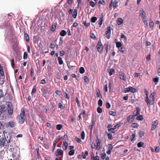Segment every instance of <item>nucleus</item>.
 I'll return each instance as SVG.
<instances>
[{
	"mask_svg": "<svg viewBox=\"0 0 160 160\" xmlns=\"http://www.w3.org/2000/svg\"><path fill=\"white\" fill-rule=\"evenodd\" d=\"M136 135L135 133H132V138H131V141H135V136Z\"/></svg>",
	"mask_w": 160,
	"mask_h": 160,
	"instance_id": "obj_36",
	"label": "nucleus"
},
{
	"mask_svg": "<svg viewBox=\"0 0 160 160\" xmlns=\"http://www.w3.org/2000/svg\"><path fill=\"white\" fill-rule=\"evenodd\" d=\"M42 91L43 93L45 94H47V93H49L48 89L47 88H42Z\"/></svg>",
	"mask_w": 160,
	"mask_h": 160,
	"instance_id": "obj_19",
	"label": "nucleus"
},
{
	"mask_svg": "<svg viewBox=\"0 0 160 160\" xmlns=\"http://www.w3.org/2000/svg\"><path fill=\"white\" fill-rule=\"evenodd\" d=\"M28 58V53L26 52L24 53L23 55V59H27Z\"/></svg>",
	"mask_w": 160,
	"mask_h": 160,
	"instance_id": "obj_56",
	"label": "nucleus"
},
{
	"mask_svg": "<svg viewBox=\"0 0 160 160\" xmlns=\"http://www.w3.org/2000/svg\"><path fill=\"white\" fill-rule=\"evenodd\" d=\"M21 113L17 117L18 122L21 124H23L25 121V112L24 110L22 108Z\"/></svg>",
	"mask_w": 160,
	"mask_h": 160,
	"instance_id": "obj_2",
	"label": "nucleus"
},
{
	"mask_svg": "<svg viewBox=\"0 0 160 160\" xmlns=\"http://www.w3.org/2000/svg\"><path fill=\"white\" fill-rule=\"evenodd\" d=\"M109 113L110 115L113 116H115L116 115V112H113L112 111H110L109 112Z\"/></svg>",
	"mask_w": 160,
	"mask_h": 160,
	"instance_id": "obj_44",
	"label": "nucleus"
},
{
	"mask_svg": "<svg viewBox=\"0 0 160 160\" xmlns=\"http://www.w3.org/2000/svg\"><path fill=\"white\" fill-rule=\"evenodd\" d=\"M97 111L99 113H101L102 112V108L98 107L97 109Z\"/></svg>",
	"mask_w": 160,
	"mask_h": 160,
	"instance_id": "obj_46",
	"label": "nucleus"
},
{
	"mask_svg": "<svg viewBox=\"0 0 160 160\" xmlns=\"http://www.w3.org/2000/svg\"><path fill=\"white\" fill-rule=\"evenodd\" d=\"M12 137L9 133L4 134V137L0 139V146L1 148L4 147L5 149L8 148L9 143L11 142Z\"/></svg>",
	"mask_w": 160,
	"mask_h": 160,
	"instance_id": "obj_1",
	"label": "nucleus"
},
{
	"mask_svg": "<svg viewBox=\"0 0 160 160\" xmlns=\"http://www.w3.org/2000/svg\"><path fill=\"white\" fill-rule=\"evenodd\" d=\"M114 72V71L113 69H110V71L109 73V76H111L113 74Z\"/></svg>",
	"mask_w": 160,
	"mask_h": 160,
	"instance_id": "obj_54",
	"label": "nucleus"
},
{
	"mask_svg": "<svg viewBox=\"0 0 160 160\" xmlns=\"http://www.w3.org/2000/svg\"><path fill=\"white\" fill-rule=\"evenodd\" d=\"M97 19V18L96 17H93L91 19V21L92 22L94 23L95 22Z\"/></svg>",
	"mask_w": 160,
	"mask_h": 160,
	"instance_id": "obj_40",
	"label": "nucleus"
},
{
	"mask_svg": "<svg viewBox=\"0 0 160 160\" xmlns=\"http://www.w3.org/2000/svg\"><path fill=\"white\" fill-rule=\"evenodd\" d=\"M62 145V147L63 150H66L68 147V143L67 141H64L63 143L61 144Z\"/></svg>",
	"mask_w": 160,
	"mask_h": 160,
	"instance_id": "obj_11",
	"label": "nucleus"
},
{
	"mask_svg": "<svg viewBox=\"0 0 160 160\" xmlns=\"http://www.w3.org/2000/svg\"><path fill=\"white\" fill-rule=\"evenodd\" d=\"M135 91V89L134 88L132 87H130V92L132 93H134Z\"/></svg>",
	"mask_w": 160,
	"mask_h": 160,
	"instance_id": "obj_47",
	"label": "nucleus"
},
{
	"mask_svg": "<svg viewBox=\"0 0 160 160\" xmlns=\"http://www.w3.org/2000/svg\"><path fill=\"white\" fill-rule=\"evenodd\" d=\"M58 61L60 65H62L63 63V61L62 60V58L61 57H58Z\"/></svg>",
	"mask_w": 160,
	"mask_h": 160,
	"instance_id": "obj_26",
	"label": "nucleus"
},
{
	"mask_svg": "<svg viewBox=\"0 0 160 160\" xmlns=\"http://www.w3.org/2000/svg\"><path fill=\"white\" fill-rule=\"evenodd\" d=\"M73 2V0H67V2L70 5H71L72 4Z\"/></svg>",
	"mask_w": 160,
	"mask_h": 160,
	"instance_id": "obj_63",
	"label": "nucleus"
},
{
	"mask_svg": "<svg viewBox=\"0 0 160 160\" xmlns=\"http://www.w3.org/2000/svg\"><path fill=\"white\" fill-rule=\"evenodd\" d=\"M134 120V117L133 115H130L127 118V120L128 122L131 123Z\"/></svg>",
	"mask_w": 160,
	"mask_h": 160,
	"instance_id": "obj_13",
	"label": "nucleus"
},
{
	"mask_svg": "<svg viewBox=\"0 0 160 160\" xmlns=\"http://www.w3.org/2000/svg\"><path fill=\"white\" fill-rule=\"evenodd\" d=\"M106 154L104 152L103 153H102L101 154V158L103 160H104L106 158Z\"/></svg>",
	"mask_w": 160,
	"mask_h": 160,
	"instance_id": "obj_38",
	"label": "nucleus"
},
{
	"mask_svg": "<svg viewBox=\"0 0 160 160\" xmlns=\"http://www.w3.org/2000/svg\"><path fill=\"white\" fill-rule=\"evenodd\" d=\"M10 127L11 128H13L16 125V123L13 121H10L8 122Z\"/></svg>",
	"mask_w": 160,
	"mask_h": 160,
	"instance_id": "obj_17",
	"label": "nucleus"
},
{
	"mask_svg": "<svg viewBox=\"0 0 160 160\" xmlns=\"http://www.w3.org/2000/svg\"><path fill=\"white\" fill-rule=\"evenodd\" d=\"M123 22V20L121 18H118V19L117 23L118 25L121 24Z\"/></svg>",
	"mask_w": 160,
	"mask_h": 160,
	"instance_id": "obj_23",
	"label": "nucleus"
},
{
	"mask_svg": "<svg viewBox=\"0 0 160 160\" xmlns=\"http://www.w3.org/2000/svg\"><path fill=\"white\" fill-rule=\"evenodd\" d=\"M3 96V93L2 90L0 89V99Z\"/></svg>",
	"mask_w": 160,
	"mask_h": 160,
	"instance_id": "obj_57",
	"label": "nucleus"
},
{
	"mask_svg": "<svg viewBox=\"0 0 160 160\" xmlns=\"http://www.w3.org/2000/svg\"><path fill=\"white\" fill-rule=\"evenodd\" d=\"M108 132H111L112 133H115V131H114V128H112L110 129H108Z\"/></svg>",
	"mask_w": 160,
	"mask_h": 160,
	"instance_id": "obj_53",
	"label": "nucleus"
},
{
	"mask_svg": "<svg viewBox=\"0 0 160 160\" xmlns=\"http://www.w3.org/2000/svg\"><path fill=\"white\" fill-rule=\"evenodd\" d=\"M63 154V151L61 149H58L56 151L55 154L56 156H61Z\"/></svg>",
	"mask_w": 160,
	"mask_h": 160,
	"instance_id": "obj_9",
	"label": "nucleus"
},
{
	"mask_svg": "<svg viewBox=\"0 0 160 160\" xmlns=\"http://www.w3.org/2000/svg\"><path fill=\"white\" fill-rule=\"evenodd\" d=\"M56 28V27L55 25H52L51 28V30L52 32H54Z\"/></svg>",
	"mask_w": 160,
	"mask_h": 160,
	"instance_id": "obj_37",
	"label": "nucleus"
},
{
	"mask_svg": "<svg viewBox=\"0 0 160 160\" xmlns=\"http://www.w3.org/2000/svg\"><path fill=\"white\" fill-rule=\"evenodd\" d=\"M72 17L74 18H76L77 16V11H74L73 12Z\"/></svg>",
	"mask_w": 160,
	"mask_h": 160,
	"instance_id": "obj_32",
	"label": "nucleus"
},
{
	"mask_svg": "<svg viewBox=\"0 0 160 160\" xmlns=\"http://www.w3.org/2000/svg\"><path fill=\"white\" fill-rule=\"evenodd\" d=\"M90 37L91 38L93 39H95L96 38L95 35L93 33L91 34Z\"/></svg>",
	"mask_w": 160,
	"mask_h": 160,
	"instance_id": "obj_58",
	"label": "nucleus"
},
{
	"mask_svg": "<svg viewBox=\"0 0 160 160\" xmlns=\"http://www.w3.org/2000/svg\"><path fill=\"white\" fill-rule=\"evenodd\" d=\"M62 127V125L59 124L57 125L56 128L58 130H60L61 129Z\"/></svg>",
	"mask_w": 160,
	"mask_h": 160,
	"instance_id": "obj_34",
	"label": "nucleus"
},
{
	"mask_svg": "<svg viewBox=\"0 0 160 160\" xmlns=\"http://www.w3.org/2000/svg\"><path fill=\"white\" fill-rule=\"evenodd\" d=\"M66 32L65 30H62L60 32V34L61 36L64 37L66 34Z\"/></svg>",
	"mask_w": 160,
	"mask_h": 160,
	"instance_id": "obj_22",
	"label": "nucleus"
},
{
	"mask_svg": "<svg viewBox=\"0 0 160 160\" xmlns=\"http://www.w3.org/2000/svg\"><path fill=\"white\" fill-rule=\"evenodd\" d=\"M14 59L13 58H12V60L11 61V66L13 68H15V64L14 62Z\"/></svg>",
	"mask_w": 160,
	"mask_h": 160,
	"instance_id": "obj_35",
	"label": "nucleus"
},
{
	"mask_svg": "<svg viewBox=\"0 0 160 160\" xmlns=\"http://www.w3.org/2000/svg\"><path fill=\"white\" fill-rule=\"evenodd\" d=\"M0 74L1 76H4V72L3 70V68L1 65H0Z\"/></svg>",
	"mask_w": 160,
	"mask_h": 160,
	"instance_id": "obj_20",
	"label": "nucleus"
},
{
	"mask_svg": "<svg viewBox=\"0 0 160 160\" xmlns=\"http://www.w3.org/2000/svg\"><path fill=\"white\" fill-rule=\"evenodd\" d=\"M92 160H99V157L98 156H96L94 158H93Z\"/></svg>",
	"mask_w": 160,
	"mask_h": 160,
	"instance_id": "obj_64",
	"label": "nucleus"
},
{
	"mask_svg": "<svg viewBox=\"0 0 160 160\" xmlns=\"http://www.w3.org/2000/svg\"><path fill=\"white\" fill-rule=\"evenodd\" d=\"M39 35L35 36L33 38V42L35 44V46L37 45L39 47L40 45V42L38 43L39 40Z\"/></svg>",
	"mask_w": 160,
	"mask_h": 160,
	"instance_id": "obj_3",
	"label": "nucleus"
},
{
	"mask_svg": "<svg viewBox=\"0 0 160 160\" xmlns=\"http://www.w3.org/2000/svg\"><path fill=\"white\" fill-rule=\"evenodd\" d=\"M144 143L142 142H139L137 144V146L138 148H140L141 147H142L144 145Z\"/></svg>",
	"mask_w": 160,
	"mask_h": 160,
	"instance_id": "obj_28",
	"label": "nucleus"
},
{
	"mask_svg": "<svg viewBox=\"0 0 160 160\" xmlns=\"http://www.w3.org/2000/svg\"><path fill=\"white\" fill-rule=\"evenodd\" d=\"M77 2L78 3V6L77 7V9H79V6L82 5V3L81 2V0H77Z\"/></svg>",
	"mask_w": 160,
	"mask_h": 160,
	"instance_id": "obj_39",
	"label": "nucleus"
},
{
	"mask_svg": "<svg viewBox=\"0 0 160 160\" xmlns=\"http://www.w3.org/2000/svg\"><path fill=\"white\" fill-rule=\"evenodd\" d=\"M75 140L79 143H81V140L80 138L77 137H76L75 138Z\"/></svg>",
	"mask_w": 160,
	"mask_h": 160,
	"instance_id": "obj_52",
	"label": "nucleus"
},
{
	"mask_svg": "<svg viewBox=\"0 0 160 160\" xmlns=\"http://www.w3.org/2000/svg\"><path fill=\"white\" fill-rule=\"evenodd\" d=\"M75 152V150L74 149H72L70 150L68 152V154L70 156H72L74 155Z\"/></svg>",
	"mask_w": 160,
	"mask_h": 160,
	"instance_id": "obj_25",
	"label": "nucleus"
},
{
	"mask_svg": "<svg viewBox=\"0 0 160 160\" xmlns=\"http://www.w3.org/2000/svg\"><path fill=\"white\" fill-rule=\"evenodd\" d=\"M116 46L117 48H119L121 47L122 44L121 42H118L116 43Z\"/></svg>",
	"mask_w": 160,
	"mask_h": 160,
	"instance_id": "obj_49",
	"label": "nucleus"
},
{
	"mask_svg": "<svg viewBox=\"0 0 160 160\" xmlns=\"http://www.w3.org/2000/svg\"><path fill=\"white\" fill-rule=\"evenodd\" d=\"M159 78L157 77H156L154 78L153 79V81L155 83V84L156 85L158 81Z\"/></svg>",
	"mask_w": 160,
	"mask_h": 160,
	"instance_id": "obj_24",
	"label": "nucleus"
},
{
	"mask_svg": "<svg viewBox=\"0 0 160 160\" xmlns=\"http://www.w3.org/2000/svg\"><path fill=\"white\" fill-rule=\"evenodd\" d=\"M108 150L110 151H111L112 150V149L113 146L112 144H108Z\"/></svg>",
	"mask_w": 160,
	"mask_h": 160,
	"instance_id": "obj_48",
	"label": "nucleus"
},
{
	"mask_svg": "<svg viewBox=\"0 0 160 160\" xmlns=\"http://www.w3.org/2000/svg\"><path fill=\"white\" fill-rule=\"evenodd\" d=\"M24 37L25 38L27 41L28 42H29V40H30L29 37L27 33H24Z\"/></svg>",
	"mask_w": 160,
	"mask_h": 160,
	"instance_id": "obj_21",
	"label": "nucleus"
},
{
	"mask_svg": "<svg viewBox=\"0 0 160 160\" xmlns=\"http://www.w3.org/2000/svg\"><path fill=\"white\" fill-rule=\"evenodd\" d=\"M143 119V116L142 115H139L138 116L137 118V119L138 120H139L142 121V120Z\"/></svg>",
	"mask_w": 160,
	"mask_h": 160,
	"instance_id": "obj_42",
	"label": "nucleus"
},
{
	"mask_svg": "<svg viewBox=\"0 0 160 160\" xmlns=\"http://www.w3.org/2000/svg\"><path fill=\"white\" fill-rule=\"evenodd\" d=\"M96 4V3L92 1H91L89 2V5L92 7H94Z\"/></svg>",
	"mask_w": 160,
	"mask_h": 160,
	"instance_id": "obj_30",
	"label": "nucleus"
},
{
	"mask_svg": "<svg viewBox=\"0 0 160 160\" xmlns=\"http://www.w3.org/2000/svg\"><path fill=\"white\" fill-rule=\"evenodd\" d=\"M97 146H100V144L102 142V140L99 139L98 137H97L96 138Z\"/></svg>",
	"mask_w": 160,
	"mask_h": 160,
	"instance_id": "obj_18",
	"label": "nucleus"
},
{
	"mask_svg": "<svg viewBox=\"0 0 160 160\" xmlns=\"http://www.w3.org/2000/svg\"><path fill=\"white\" fill-rule=\"evenodd\" d=\"M30 71V75L31 77H33L34 75V69L32 68H31Z\"/></svg>",
	"mask_w": 160,
	"mask_h": 160,
	"instance_id": "obj_43",
	"label": "nucleus"
},
{
	"mask_svg": "<svg viewBox=\"0 0 160 160\" xmlns=\"http://www.w3.org/2000/svg\"><path fill=\"white\" fill-rule=\"evenodd\" d=\"M135 77H137L139 78H140L141 75L140 73L136 72L135 73V75L134 76Z\"/></svg>",
	"mask_w": 160,
	"mask_h": 160,
	"instance_id": "obj_59",
	"label": "nucleus"
},
{
	"mask_svg": "<svg viewBox=\"0 0 160 160\" xmlns=\"http://www.w3.org/2000/svg\"><path fill=\"white\" fill-rule=\"evenodd\" d=\"M13 108L12 105L8 106V111L9 114V115H11L13 113Z\"/></svg>",
	"mask_w": 160,
	"mask_h": 160,
	"instance_id": "obj_12",
	"label": "nucleus"
},
{
	"mask_svg": "<svg viewBox=\"0 0 160 160\" xmlns=\"http://www.w3.org/2000/svg\"><path fill=\"white\" fill-rule=\"evenodd\" d=\"M12 142L10 143H9V147H10V150L11 151H12L14 150V148H12V147L13 146H15V142H12Z\"/></svg>",
	"mask_w": 160,
	"mask_h": 160,
	"instance_id": "obj_15",
	"label": "nucleus"
},
{
	"mask_svg": "<svg viewBox=\"0 0 160 160\" xmlns=\"http://www.w3.org/2000/svg\"><path fill=\"white\" fill-rule=\"evenodd\" d=\"M141 12H140V16L142 17V18H143V19H146V18L145 16V13L144 11H141Z\"/></svg>",
	"mask_w": 160,
	"mask_h": 160,
	"instance_id": "obj_16",
	"label": "nucleus"
},
{
	"mask_svg": "<svg viewBox=\"0 0 160 160\" xmlns=\"http://www.w3.org/2000/svg\"><path fill=\"white\" fill-rule=\"evenodd\" d=\"M154 92H152L149 95V97H148L150 99H152L154 101Z\"/></svg>",
	"mask_w": 160,
	"mask_h": 160,
	"instance_id": "obj_33",
	"label": "nucleus"
},
{
	"mask_svg": "<svg viewBox=\"0 0 160 160\" xmlns=\"http://www.w3.org/2000/svg\"><path fill=\"white\" fill-rule=\"evenodd\" d=\"M36 91V88L35 87H34L32 90L31 94L32 95H33V94H34Z\"/></svg>",
	"mask_w": 160,
	"mask_h": 160,
	"instance_id": "obj_62",
	"label": "nucleus"
},
{
	"mask_svg": "<svg viewBox=\"0 0 160 160\" xmlns=\"http://www.w3.org/2000/svg\"><path fill=\"white\" fill-rule=\"evenodd\" d=\"M98 3L99 4H101L103 5H104L106 4L105 2L103 0H100L99 1Z\"/></svg>",
	"mask_w": 160,
	"mask_h": 160,
	"instance_id": "obj_41",
	"label": "nucleus"
},
{
	"mask_svg": "<svg viewBox=\"0 0 160 160\" xmlns=\"http://www.w3.org/2000/svg\"><path fill=\"white\" fill-rule=\"evenodd\" d=\"M98 105L100 106H101L102 105V101L101 99L99 100L98 102Z\"/></svg>",
	"mask_w": 160,
	"mask_h": 160,
	"instance_id": "obj_50",
	"label": "nucleus"
},
{
	"mask_svg": "<svg viewBox=\"0 0 160 160\" xmlns=\"http://www.w3.org/2000/svg\"><path fill=\"white\" fill-rule=\"evenodd\" d=\"M139 135L140 137H142L144 135V132L142 131H140L139 132Z\"/></svg>",
	"mask_w": 160,
	"mask_h": 160,
	"instance_id": "obj_60",
	"label": "nucleus"
},
{
	"mask_svg": "<svg viewBox=\"0 0 160 160\" xmlns=\"http://www.w3.org/2000/svg\"><path fill=\"white\" fill-rule=\"evenodd\" d=\"M111 31L110 29V26L108 27L107 28V30L106 31V37L107 38L109 39L110 38Z\"/></svg>",
	"mask_w": 160,
	"mask_h": 160,
	"instance_id": "obj_6",
	"label": "nucleus"
},
{
	"mask_svg": "<svg viewBox=\"0 0 160 160\" xmlns=\"http://www.w3.org/2000/svg\"><path fill=\"white\" fill-rule=\"evenodd\" d=\"M119 51L123 53L125 51V48L123 47H121L120 48H119Z\"/></svg>",
	"mask_w": 160,
	"mask_h": 160,
	"instance_id": "obj_61",
	"label": "nucleus"
},
{
	"mask_svg": "<svg viewBox=\"0 0 160 160\" xmlns=\"http://www.w3.org/2000/svg\"><path fill=\"white\" fill-rule=\"evenodd\" d=\"M133 117L137 116L138 115L140 114V112H139V111H134L133 112Z\"/></svg>",
	"mask_w": 160,
	"mask_h": 160,
	"instance_id": "obj_45",
	"label": "nucleus"
},
{
	"mask_svg": "<svg viewBox=\"0 0 160 160\" xmlns=\"http://www.w3.org/2000/svg\"><path fill=\"white\" fill-rule=\"evenodd\" d=\"M138 124L137 123H134L132 124V127L133 128H136L138 127Z\"/></svg>",
	"mask_w": 160,
	"mask_h": 160,
	"instance_id": "obj_51",
	"label": "nucleus"
},
{
	"mask_svg": "<svg viewBox=\"0 0 160 160\" xmlns=\"http://www.w3.org/2000/svg\"><path fill=\"white\" fill-rule=\"evenodd\" d=\"M84 72L85 70L84 68L82 67H81L79 69L80 73H81V74H83V73H84Z\"/></svg>",
	"mask_w": 160,
	"mask_h": 160,
	"instance_id": "obj_31",
	"label": "nucleus"
},
{
	"mask_svg": "<svg viewBox=\"0 0 160 160\" xmlns=\"http://www.w3.org/2000/svg\"><path fill=\"white\" fill-rule=\"evenodd\" d=\"M39 59V58H37L36 57L35 58V63L38 70H39L40 68V60Z\"/></svg>",
	"mask_w": 160,
	"mask_h": 160,
	"instance_id": "obj_10",
	"label": "nucleus"
},
{
	"mask_svg": "<svg viewBox=\"0 0 160 160\" xmlns=\"http://www.w3.org/2000/svg\"><path fill=\"white\" fill-rule=\"evenodd\" d=\"M157 121H155L152 122V130H153L156 128V126L158 125Z\"/></svg>",
	"mask_w": 160,
	"mask_h": 160,
	"instance_id": "obj_14",
	"label": "nucleus"
},
{
	"mask_svg": "<svg viewBox=\"0 0 160 160\" xmlns=\"http://www.w3.org/2000/svg\"><path fill=\"white\" fill-rule=\"evenodd\" d=\"M97 47L98 51L99 52V53H101L102 52L103 47L100 41L98 42Z\"/></svg>",
	"mask_w": 160,
	"mask_h": 160,
	"instance_id": "obj_4",
	"label": "nucleus"
},
{
	"mask_svg": "<svg viewBox=\"0 0 160 160\" xmlns=\"http://www.w3.org/2000/svg\"><path fill=\"white\" fill-rule=\"evenodd\" d=\"M119 77L120 79L124 81H125L126 80V77L124 74L122 72H119Z\"/></svg>",
	"mask_w": 160,
	"mask_h": 160,
	"instance_id": "obj_8",
	"label": "nucleus"
},
{
	"mask_svg": "<svg viewBox=\"0 0 160 160\" xmlns=\"http://www.w3.org/2000/svg\"><path fill=\"white\" fill-rule=\"evenodd\" d=\"M107 135L108 139L112 140L113 139L112 135L110 133H108Z\"/></svg>",
	"mask_w": 160,
	"mask_h": 160,
	"instance_id": "obj_27",
	"label": "nucleus"
},
{
	"mask_svg": "<svg viewBox=\"0 0 160 160\" xmlns=\"http://www.w3.org/2000/svg\"><path fill=\"white\" fill-rule=\"evenodd\" d=\"M83 23L84 24L85 27L86 28H87L90 25V23L89 22L87 23L86 21H83Z\"/></svg>",
	"mask_w": 160,
	"mask_h": 160,
	"instance_id": "obj_29",
	"label": "nucleus"
},
{
	"mask_svg": "<svg viewBox=\"0 0 160 160\" xmlns=\"http://www.w3.org/2000/svg\"><path fill=\"white\" fill-rule=\"evenodd\" d=\"M85 133L84 131H83L81 134V138L83 140L85 138Z\"/></svg>",
	"mask_w": 160,
	"mask_h": 160,
	"instance_id": "obj_55",
	"label": "nucleus"
},
{
	"mask_svg": "<svg viewBox=\"0 0 160 160\" xmlns=\"http://www.w3.org/2000/svg\"><path fill=\"white\" fill-rule=\"evenodd\" d=\"M118 3V2H117L116 0H114L113 2H112V1L109 5V8L110 9H112V7H113V9H115L117 7V3Z\"/></svg>",
	"mask_w": 160,
	"mask_h": 160,
	"instance_id": "obj_5",
	"label": "nucleus"
},
{
	"mask_svg": "<svg viewBox=\"0 0 160 160\" xmlns=\"http://www.w3.org/2000/svg\"><path fill=\"white\" fill-rule=\"evenodd\" d=\"M145 101L147 103V105L148 106H150L151 105H152L153 104V101L152 99H150L149 98H148L145 99Z\"/></svg>",
	"mask_w": 160,
	"mask_h": 160,
	"instance_id": "obj_7",
	"label": "nucleus"
}]
</instances>
